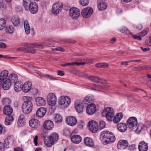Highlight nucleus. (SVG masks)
<instances>
[{
	"instance_id": "393cba45",
	"label": "nucleus",
	"mask_w": 151,
	"mask_h": 151,
	"mask_svg": "<svg viewBox=\"0 0 151 151\" xmlns=\"http://www.w3.org/2000/svg\"><path fill=\"white\" fill-rule=\"evenodd\" d=\"M138 147L139 151H147L148 149L147 144L144 141L141 142L139 143Z\"/></svg>"
},
{
	"instance_id": "a211bd4d",
	"label": "nucleus",
	"mask_w": 151,
	"mask_h": 151,
	"mask_svg": "<svg viewBox=\"0 0 151 151\" xmlns=\"http://www.w3.org/2000/svg\"><path fill=\"white\" fill-rule=\"evenodd\" d=\"M33 105L22 104V111L25 114H29L31 112L32 109Z\"/></svg>"
},
{
	"instance_id": "052dcab7",
	"label": "nucleus",
	"mask_w": 151,
	"mask_h": 151,
	"mask_svg": "<svg viewBox=\"0 0 151 151\" xmlns=\"http://www.w3.org/2000/svg\"><path fill=\"white\" fill-rule=\"evenodd\" d=\"M74 63L71 62V63H66L61 65L62 66H65L67 65H74Z\"/></svg>"
},
{
	"instance_id": "6ab92c4d",
	"label": "nucleus",
	"mask_w": 151,
	"mask_h": 151,
	"mask_svg": "<svg viewBox=\"0 0 151 151\" xmlns=\"http://www.w3.org/2000/svg\"><path fill=\"white\" fill-rule=\"evenodd\" d=\"M88 78L91 81L97 83H105L106 81L101 79L99 77L94 76H90L88 77Z\"/></svg>"
},
{
	"instance_id": "c9c22d12",
	"label": "nucleus",
	"mask_w": 151,
	"mask_h": 151,
	"mask_svg": "<svg viewBox=\"0 0 151 151\" xmlns=\"http://www.w3.org/2000/svg\"><path fill=\"white\" fill-rule=\"evenodd\" d=\"M98 7L100 10H103L106 9L107 7L106 4L104 1L99 2V1H98Z\"/></svg>"
},
{
	"instance_id": "412c9836",
	"label": "nucleus",
	"mask_w": 151,
	"mask_h": 151,
	"mask_svg": "<svg viewBox=\"0 0 151 151\" xmlns=\"http://www.w3.org/2000/svg\"><path fill=\"white\" fill-rule=\"evenodd\" d=\"M46 112V109L45 107H40L37 111L36 114L40 117L44 116Z\"/></svg>"
},
{
	"instance_id": "13d9d810",
	"label": "nucleus",
	"mask_w": 151,
	"mask_h": 151,
	"mask_svg": "<svg viewBox=\"0 0 151 151\" xmlns=\"http://www.w3.org/2000/svg\"><path fill=\"white\" fill-rule=\"evenodd\" d=\"M6 46L5 43L2 42H0V48H5Z\"/></svg>"
},
{
	"instance_id": "603ef678",
	"label": "nucleus",
	"mask_w": 151,
	"mask_h": 151,
	"mask_svg": "<svg viewBox=\"0 0 151 151\" xmlns=\"http://www.w3.org/2000/svg\"><path fill=\"white\" fill-rule=\"evenodd\" d=\"M2 103L4 105L9 104L10 103L9 100L8 98L4 99L2 101Z\"/></svg>"
},
{
	"instance_id": "2eb2a0df",
	"label": "nucleus",
	"mask_w": 151,
	"mask_h": 151,
	"mask_svg": "<svg viewBox=\"0 0 151 151\" xmlns=\"http://www.w3.org/2000/svg\"><path fill=\"white\" fill-rule=\"evenodd\" d=\"M29 126L34 129L37 128L40 125V122L38 120L35 119H32L29 122Z\"/></svg>"
},
{
	"instance_id": "473e14b6",
	"label": "nucleus",
	"mask_w": 151,
	"mask_h": 151,
	"mask_svg": "<svg viewBox=\"0 0 151 151\" xmlns=\"http://www.w3.org/2000/svg\"><path fill=\"white\" fill-rule=\"evenodd\" d=\"M8 80L11 83H14L18 80L17 76L15 74H10L8 77Z\"/></svg>"
},
{
	"instance_id": "49530a36",
	"label": "nucleus",
	"mask_w": 151,
	"mask_h": 151,
	"mask_svg": "<svg viewBox=\"0 0 151 151\" xmlns=\"http://www.w3.org/2000/svg\"><path fill=\"white\" fill-rule=\"evenodd\" d=\"M106 123L104 121H102L100 122L99 125L98 126L99 129V130H101L105 127Z\"/></svg>"
},
{
	"instance_id": "9d476101",
	"label": "nucleus",
	"mask_w": 151,
	"mask_h": 151,
	"mask_svg": "<svg viewBox=\"0 0 151 151\" xmlns=\"http://www.w3.org/2000/svg\"><path fill=\"white\" fill-rule=\"evenodd\" d=\"M93 12L92 8L87 7L84 9L81 12V14L85 18H88L90 17Z\"/></svg>"
},
{
	"instance_id": "ea45409f",
	"label": "nucleus",
	"mask_w": 151,
	"mask_h": 151,
	"mask_svg": "<svg viewBox=\"0 0 151 151\" xmlns=\"http://www.w3.org/2000/svg\"><path fill=\"white\" fill-rule=\"evenodd\" d=\"M31 0H23V6L26 11L28 10L29 6L31 3Z\"/></svg>"
},
{
	"instance_id": "6e6d98bb",
	"label": "nucleus",
	"mask_w": 151,
	"mask_h": 151,
	"mask_svg": "<svg viewBox=\"0 0 151 151\" xmlns=\"http://www.w3.org/2000/svg\"><path fill=\"white\" fill-rule=\"evenodd\" d=\"M55 50H56L61 52H63L65 50L64 49L60 47H57L55 48Z\"/></svg>"
},
{
	"instance_id": "5fc2aeb1",
	"label": "nucleus",
	"mask_w": 151,
	"mask_h": 151,
	"mask_svg": "<svg viewBox=\"0 0 151 151\" xmlns=\"http://www.w3.org/2000/svg\"><path fill=\"white\" fill-rule=\"evenodd\" d=\"M72 63H74V65H83L84 64H85L86 63V62H72Z\"/></svg>"
},
{
	"instance_id": "9b49d317",
	"label": "nucleus",
	"mask_w": 151,
	"mask_h": 151,
	"mask_svg": "<svg viewBox=\"0 0 151 151\" xmlns=\"http://www.w3.org/2000/svg\"><path fill=\"white\" fill-rule=\"evenodd\" d=\"M88 127L91 131L93 133H96L99 129L97 123L94 121H91L89 122Z\"/></svg>"
},
{
	"instance_id": "7c9ffc66",
	"label": "nucleus",
	"mask_w": 151,
	"mask_h": 151,
	"mask_svg": "<svg viewBox=\"0 0 151 151\" xmlns=\"http://www.w3.org/2000/svg\"><path fill=\"white\" fill-rule=\"evenodd\" d=\"M13 112L12 108L9 105L6 106L3 109L4 113L7 115H10Z\"/></svg>"
},
{
	"instance_id": "39448f33",
	"label": "nucleus",
	"mask_w": 151,
	"mask_h": 151,
	"mask_svg": "<svg viewBox=\"0 0 151 151\" xmlns=\"http://www.w3.org/2000/svg\"><path fill=\"white\" fill-rule=\"evenodd\" d=\"M63 7V5L60 2H58L54 4L52 8V13L55 14H57L61 11Z\"/></svg>"
},
{
	"instance_id": "e2e57ef3",
	"label": "nucleus",
	"mask_w": 151,
	"mask_h": 151,
	"mask_svg": "<svg viewBox=\"0 0 151 151\" xmlns=\"http://www.w3.org/2000/svg\"><path fill=\"white\" fill-rule=\"evenodd\" d=\"M38 136L37 135L35 136L34 139V142L35 146H37V140Z\"/></svg>"
},
{
	"instance_id": "e433bc0d",
	"label": "nucleus",
	"mask_w": 151,
	"mask_h": 151,
	"mask_svg": "<svg viewBox=\"0 0 151 151\" xmlns=\"http://www.w3.org/2000/svg\"><path fill=\"white\" fill-rule=\"evenodd\" d=\"M13 120V117L12 115H6V117L5 119V125H10L12 122Z\"/></svg>"
},
{
	"instance_id": "4d7b16f0",
	"label": "nucleus",
	"mask_w": 151,
	"mask_h": 151,
	"mask_svg": "<svg viewBox=\"0 0 151 151\" xmlns=\"http://www.w3.org/2000/svg\"><path fill=\"white\" fill-rule=\"evenodd\" d=\"M8 58V59H14L16 58L15 57H7L6 56H3L2 55L0 54V58Z\"/></svg>"
},
{
	"instance_id": "2f4dec72",
	"label": "nucleus",
	"mask_w": 151,
	"mask_h": 151,
	"mask_svg": "<svg viewBox=\"0 0 151 151\" xmlns=\"http://www.w3.org/2000/svg\"><path fill=\"white\" fill-rule=\"evenodd\" d=\"M35 101L36 104L38 106H44L46 103L44 99L41 97L36 98Z\"/></svg>"
},
{
	"instance_id": "338daca9",
	"label": "nucleus",
	"mask_w": 151,
	"mask_h": 151,
	"mask_svg": "<svg viewBox=\"0 0 151 151\" xmlns=\"http://www.w3.org/2000/svg\"><path fill=\"white\" fill-rule=\"evenodd\" d=\"M147 69V66H142L141 67H139L138 69L139 70H145Z\"/></svg>"
},
{
	"instance_id": "f3484780",
	"label": "nucleus",
	"mask_w": 151,
	"mask_h": 151,
	"mask_svg": "<svg viewBox=\"0 0 151 151\" xmlns=\"http://www.w3.org/2000/svg\"><path fill=\"white\" fill-rule=\"evenodd\" d=\"M32 86L31 83L29 81H27L22 86V90L23 92L27 93L31 89Z\"/></svg>"
},
{
	"instance_id": "6e6552de",
	"label": "nucleus",
	"mask_w": 151,
	"mask_h": 151,
	"mask_svg": "<svg viewBox=\"0 0 151 151\" xmlns=\"http://www.w3.org/2000/svg\"><path fill=\"white\" fill-rule=\"evenodd\" d=\"M70 103L69 98L67 96H62L59 100V104L63 107H67Z\"/></svg>"
},
{
	"instance_id": "3c124183",
	"label": "nucleus",
	"mask_w": 151,
	"mask_h": 151,
	"mask_svg": "<svg viewBox=\"0 0 151 151\" xmlns=\"http://www.w3.org/2000/svg\"><path fill=\"white\" fill-rule=\"evenodd\" d=\"M25 123L24 120H18L17 122L18 125L19 127H22Z\"/></svg>"
},
{
	"instance_id": "f704fd0d",
	"label": "nucleus",
	"mask_w": 151,
	"mask_h": 151,
	"mask_svg": "<svg viewBox=\"0 0 151 151\" xmlns=\"http://www.w3.org/2000/svg\"><path fill=\"white\" fill-rule=\"evenodd\" d=\"M22 83L21 82H16L14 85V90L16 92H18L22 90Z\"/></svg>"
},
{
	"instance_id": "864d4df0",
	"label": "nucleus",
	"mask_w": 151,
	"mask_h": 151,
	"mask_svg": "<svg viewBox=\"0 0 151 151\" xmlns=\"http://www.w3.org/2000/svg\"><path fill=\"white\" fill-rule=\"evenodd\" d=\"M132 36L135 39H137L139 40H142V38L141 37L140 35H132Z\"/></svg>"
},
{
	"instance_id": "b1692460",
	"label": "nucleus",
	"mask_w": 151,
	"mask_h": 151,
	"mask_svg": "<svg viewBox=\"0 0 151 151\" xmlns=\"http://www.w3.org/2000/svg\"><path fill=\"white\" fill-rule=\"evenodd\" d=\"M11 83L8 80L3 82H0V85L2 86V88L6 90L9 89L11 86Z\"/></svg>"
},
{
	"instance_id": "f257e3e1",
	"label": "nucleus",
	"mask_w": 151,
	"mask_h": 151,
	"mask_svg": "<svg viewBox=\"0 0 151 151\" xmlns=\"http://www.w3.org/2000/svg\"><path fill=\"white\" fill-rule=\"evenodd\" d=\"M24 47V51H25L28 53L35 54L36 50L34 48L43 49L44 46L50 47V44L47 43L43 42L41 44L37 43H24L22 45Z\"/></svg>"
},
{
	"instance_id": "4be33fe9",
	"label": "nucleus",
	"mask_w": 151,
	"mask_h": 151,
	"mask_svg": "<svg viewBox=\"0 0 151 151\" xmlns=\"http://www.w3.org/2000/svg\"><path fill=\"white\" fill-rule=\"evenodd\" d=\"M8 75V72L6 70L2 71L0 73V82L8 80L7 79Z\"/></svg>"
},
{
	"instance_id": "58836bf2",
	"label": "nucleus",
	"mask_w": 151,
	"mask_h": 151,
	"mask_svg": "<svg viewBox=\"0 0 151 151\" xmlns=\"http://www.w3.org/2000/svg\"><path fill=\"white\" fill-rule=\"evenodd\" d=\"M24 24L25 32L27 34H28L30 33V28L28 22L27 20L24 21Z\"/></svg>"
},
{
	"instance_id": "c756f323",
	"label": "nucleus",
	"mask_w": 151,
	"mask_h": 151,
	"mask_svg": "<svg viewBox=\"0 0 151 151\" xmlns=\"http://www.w3.org/2000/svg\"><path fill=\"white\" fill-rule=\"evenodd\" d=\"M123 116V115L122 113H118L114 117L112 121H113L114 123H117L122 119Z\"/></svg>"
},
{
	"instance_id": "37998d69",
	"label": "nucleus",
	"mask_w": 151,
	"mask_h": 151,
	"mask_svg": "<svg viewBox=\"0 0 151 151\" xmlns=\"http://www.w3.org/2000/svg\"><path fill=\"white\" fill-rule=\"evenodd\" d=\"M54 119L56 122L58 123L62 121V118L61 115L59 114H57L55 116Z\"/></svg>"
},
{
	"instance_id": "a18cd8bd",
	"label": "nucleus",
	"mask_w": 151,
	"mask_h": 151,
	"mask_svg": "<svg viewBox=\"0 0 151 151\" xmlns=\"http://www.w3.org/2000/svg\"><path fill=\"white\" fill-rule=\"evenodd\" d=\"M6 31L10 33H13L14 31V28L12 26L9 25L7 26L6 28Z\"/></svg>"
},
{
	"instance_id": "bb28decb",
	"label": "nucleus",
	"mask_w": 151,
	"mask_h": 151,
	"mask_svg": "<svg viewBox=\"0 0 151 151\" xmlns=\"http://www.w3.org/2000/svg\"><path fill=\"white\" fill-rule=\"evenodd\" d=\"M44 142L45 145L48 147H51L53 144L54 142L50 136H47L44 138Z\"/></svg>"
},
{
	"instance_id": "0eeeda50",
	"label": "nucleus",
	"mask_w": 151,
	"mask_h": 151,
	"mask_svg": "<svg viewBox=\"0 0 151 151\" xmlns=\"http://www.w3.org/2000/svg\"><path fill=\"white\" fill-rule=\"evenodd\" d=\"M56 97L54 93H50L47 96V101L50 106L54 105L56 103Z\"/></svg>"
},
{
	"instance_id": "c85d7f7f",
	"label": "nucleus",
	"mask_w": 151,
	"mask_h": 151,
	"mask_svg": "<svg viewBox=\"0 0 151 151\" xmlns=\"http://www.w3.org/2000/svg\"><path fill=\"white\" fill-rule=\"evenodd\" d=\"M84 142L85 144L87 146L93 147L94 146V143L92 139L88 137L85 138L84 139Z\"/></svg>"
},
{
	"instance_id": "0e129e2a",
	"label": "nucleus",
	"mask_w": 151,
	"mask_h": 151,
	"mask_svg": "<svg viewBox=\"0 0 151 151\" xmlns=\"http://www.w3.org/2000/svg\"><path fill=\"white\" fill-rule=\"evenodd\" d=\"M58 74L60 76H63L64 74V73L62 71L58 70L57 71Z\"/></svg>"
},
{
	"instance_id": "dca6fc26",
	"label": "nucleus",
	"mask_w": 151,
	"mask_h": 151,
	"mask_svg": "<svg viewBox=\"0 0 151 151\" xmlns=\"http://www.w3.org/2000/svg\"><path fill=\"white\" fill-rule=\"evenodd\" d=\"M66 121L68 125L71 126L75 125L77 122L76 119L73 116L67 117L66 118Z\"/></svg>"
},
{
	"instance_id": "09e8293b",
	"label": "nucleus",
	"mask_w": 151,
	"mask_h": 151,
	"mask_svg": "<svg viewBox=\"0 0 151 151\" xmlns=\"http://www.w3.org/2000/svg\"><path fill=\"white\" fill-rule=\"evenodd\" d=\"M121 31H122L123 33L126 34L127 35H129L132 34V33L125 27H124L122 30Z\"/></svg>"
},
{
	"instance_id": "f03ea898",
	"label": "nucleus",
	"mask_w": 151,
	"mask_h": 151,
	"mask_svg": "<svg viewBox=\"0 0 151 151\" xmlns=\"http://www.w3.org/2000/svg\"><path fill=\"white\" fill-rule=\"evenodd\" d=\"M137 119L134 117L129 118L127 122V126L129 128L133 129L137 127L136 132L139 133L143 128V125L142 124H139L137 126Z\"/></svg>"
},
{
	"instance_id": "4468645a",
	"label": "nucleus",
	"mask_w": 151,
	"mask_h": 151,
	"mask_svg": "<svg viewBox=\"0 0 151 151\" xmlns=\"http://www.w3.org/2000/svg\"><path fill=\"white\" fill-rule=\"evenodd\" d=\"M96 110V106L93 104H91L88 105L86 108V112L89 115H92L94 114Z\"/></svg>"
},
{
	"instance_id": "a878e982",
	"label": "nucleus",
	"mask_w": 151,
	"mask_h": 151,
	"mask_svg": "<svg viewBox=\"0 0 151 151\" xmlns=\"http://www.w3.org/2000/svg\"><path fill=\"white\" fill-rule=\"evenodd\" d=\"M24 103L23 104L33 105L32 102V98L28 96H24L22 97Z\"/></svg>"
},
{
	"instance_id": "8fccbe9b",
	"label": "nucleus",
	"mask_w": 151,
	"mask_h": 151,
	"mask_svg": "<svg viewBox=\"0 0 151 151\" xmlns=\"http://www.w3.org/2000/svg\"><path fill=\"white\" fill-rule=\"evenodd\" d=\"M148 30L149 29L148 28H146L145 29L140 33V36L141 37H143L145 35L148 33Z\"/></svg>"
},
{
	"instance_id": "1a4fd4ad",
	"label": "nucleus",
	"mask_w": 151,
	"mask_h": 151,
	"mask_svg": "<svg viewBox=\"0 0 151 151\" xmlns=\"http://www.w3.org/2000/svg\"><path fill=\"white\" fill-rule=\"evenodd\" d=\"M14 138L13 136H8L4 140V147L6 148H10L12 146Z\"/></svg>"
},
{
	"instance_id": "4c0bfd02",
	"label": "nucleus",
	"mask_w": 151,
	"mask_h": 151,
	"mask_svg": "<svg viewBox=\"0 0 151 151\" xmlns=\"http://www.w3.org/2000/svg\"><path fill=\"white\" fill-rule=\"evenodd\" d=\"M75 107L77 111L79 113H81L83 112V104H75Z\"/></svg>"
},
{
	"instance_id": "69168bd1",
	"label": "nucleus",
	"mask_w": 151,
	"mask_h": 151,
	"mask_svg": "<svg viewBox=\"0 0 151 151\" xmlns=\"http://www.w3.org/2000/svg\"><path fill=\"white\" fill-rule=\"evenodd\" d=\"M149 39V41H146L145 42V44L151 46V36L150 37Z\"/></svg>"
},
{
	"instance_id": "423d86ee",
	"label": "nucleus",
	"mask_w": 151,
	"mask_h": 151,
	"mask_svg": "<svg viewBox=\"0 0 151 151\" xmlns=\"http://www.w3.org/2000/svg\"><path fill=\"white\" fill-rule=\"evenodd\" d=\"M69 15L73 19H76L79 17L80 14V12L79 9L73 7L69 10Z\"/></svg>"
},
{
	"instance_id": "ddd939ff",
	"label": "nucleus",
	"mask_w": 151,
	"mask_h": 151,
	"mask_svg": "<svg viewBox=\"0 0 151 151\" xmlns=\"http://www.w3.org/2000/svg\"><path fill=\"white\" fill-rule=\"evenodd\" d=\"M44 128L48 130H51L54 127V124L52 121L51 120H48L44 122L43 124Z\"/></svg>"
},
{
	"instance_id": "f8f14e48",
	"label": "nucleus",
	"mask_w": 151,
	"mask_h": 151,
	"mask_svg": "<svg viewBox=\"0 0 151 151\" xmlns=\"http://www.w3.org/2000/svg\"><path fill=\"white\" fill-rule=\"evenodd\" d=\"M32 14H35L38 10V6L37 4L34 2L30 3L29 6V9Z\"/></svg>"
},
{
	"instance_id": "774afa93",
	"label": "nucleus",
	"mask_w": 151,
	"mask_h": 151,
	"mask_svg": "<svg viewBox=\"0 0 151 151\" xmlns=\"http://www.w3.org/2000/svg\"><path fill=\"white\" fill-rule=\"evenodd\" d=\"M141 49L142 50V51L144 52H145L149 50L150 49L149 47H146L143 48V47H141Z\"/></svg>"
},
{
	"instance_id": "72a5a7b5",
	"label": "nucleus",
	"mask_w": 151,
	"mask_h": 151,
	"mask_svg": "<svg viewBox=\"0 0 151 151\" xmlns=\"http://www.w3.org/2000/svg\"><path fill=\"white\" fill-rule=\"evenodd\" d=\"M11 21L14 26H17L19 23L20 21L19 18L17 17L13 16L11 19Z\"/></svg>"
},
{
	"instance_id": "c03bdc74",
	"label": "nucleus",
	"mask_w": 151,
	"mask_h": 151,
	"mask_svg": "<svg viewBox=\"0 0 151 151\" xmlns=\"http://www.w3.org/2000/svg\"><path fill=\"white\" fill-rule=\"evenodd\" d=\"M6 22L4 19L2 18L0 19V30L3 29L5 26Z\"/></svg>"
},
{
	"instance_id": "bf43d9fd",
	"label": "nucleus",
	"mask_w": 151,
	"mask_h": 151,
	"mask_svg": "<svg viewBox=\"0 0 151 151\" xmlns=\"http://www.w3.org/2000/svg\"><path fill=\"white\" fill-rule=\"evenodd\" d=\"M5 132V130L4 129L3 130V127L1 124H0V134L2 133L4 134Z\"/></svg>"
},
{
	"instance_id": "79ce46f5",
	"label": "nucleus",
	"mask_w": 151,
	"mask_h": 151,
	"mask_svg": "<svg viewBox=\"0 0 151 151\" xmlns=\"http://www.w3.org/2000/svg\"><path fill=\"white\" fill-rule=\"evenodd\" d=\"M51 139L53 140L54 142L56 141L58 139V134L56 133H54L49 136Z\"/></svg>"
},
{
	"instance_id": "5701e85b",
	"label": "nucleus",
	"mask_w": 151,
	"mask_h": 151,
	"mask_svg": "<svg viewBox=\"0 0 151 151\" xmlns=\"http://www.w3.org/2000/svg\"><path fill=\"white\" fill-rule=\"evenodd\" d=\"M71 140L72 142L75 144H78L82 140V138L79 135H73L71 136Z\"/></svg>"
},
{
	"instance_id": "cd10ccee",
	"label": "nucleus",
	"mask_w": 151,
	"mask_h": 151,
	"mask_svg": "<svg viewBox=\"0 0 151 151\" xmlns=\"http://www.w3.org/2000/svg\"><path fill=\"white\" fill-rule=\"evenodd\" d=\"M117 128L121 132H124L127 129V126L125 123H119L117 125Z\"/></svg>"
},
{
	"instance_id": "de8ad7c7",
	"label": "nucleus",
	"mask_w": 151,
	"mask_h": 151,
	"mask_svg": "<svg viewBox=\"0 0 151 151\" xmlns=\"http://www.w3.org/2000/svg\"><path fill=\"white\" fill-rule=\"evenodd\" d=\"M80 3L83 6H86L89 3V0H80Z\"/></svg>"
},
{
	"instance_id": "680f3d73",
	"label": "nucleus",
	"mask_w": 151,
	"mask_h": 151,
	"mask_svg": "<svg viewBox=\"0 0 151 151\" xmlns=\"http://www.w3.org/2000/svg\"><path fill=\"white\" fill-rule=\"evenodd\" d=\"M4 147L3 144L0 142V151H4Z\"/></svg>"
},
{
	"instance_id": "aec40b11",
	"label": "nucleus",
	"mask_w": 151,
	"mask_h": 151,
	"mask_svg": "<svg viewBox=\"0 0 151 151\" xmlns=\"http://www.w3.org/2000/svg\"><path fill=\"white\" fill-rule=\"evenodd\" d=\"M128 146V142L125 140H121L117 144V147L119 149H122L125 148Z\"/></svg>"
},
{
	"instance_id": "7ed1b4c3",
	"label": "nucleus",
	"mask_w": 151,
	"mask_h": 151,
	"mask_svg": "<svg viewBox=\"0 0 151 151\" xmlns=\"http://www.w3.org/2000/svg\"><path fill=\"white\" fill-rule=\"evenodd\" d=\"M102 141L104 144H107L114 142L115 137L114 135L111 132L104 131L102 132Z\"/></svg>"
},
{
	"instance_id": "a19ab883",
	"label": "nucleus",
	"mask_w": 151,
	"mask_h": 151,
	"mask_svg": "<svg viewBox=\"0 0 151 151\" xmlns=\"http://www.w3.org/2000/svg\"><path fill=\"white\" fill-rule=\"evenodd\" d=\"M95 66L97 68H105L109 66V65L106 63H98L95 65Z\"/></svg>"
},
{
	"instance_id": "20e7f679",
	"label": "nucleus",
	"mask_w": 151,
	"mask_h": 151,
	"mask_svg": "<svg viewBox=\"0 0 151 151\" xmlns=\"http://www.w3.org/2000/svg\"><path fill=\"white\" fill-rule=\"evenodd\" d=\"M103 115H105L107 119L109 121H112L115 114L113 109L110 107L106 108L102 113Z\"/></svg>"
}]
</instances>
